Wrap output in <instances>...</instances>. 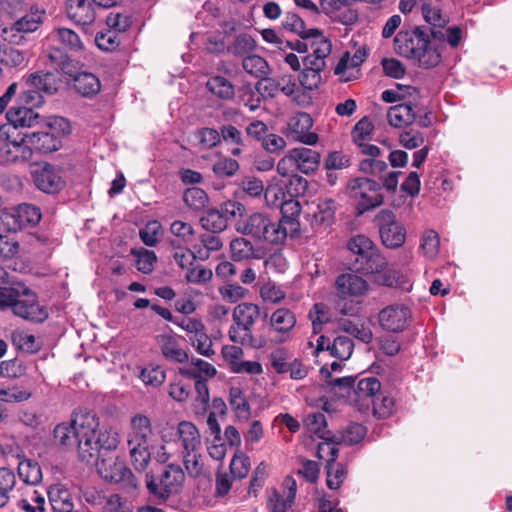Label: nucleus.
<instances>
[{
    "instance_id": "4d7b16f0",
    "label": "nucleus",
    "mask_w": 512,
    "mask_h": 512,
    "mask_svg": "<svg viewBox=\"0 0 512 512\" xmlns=\"http://www.w3.org/2000/svg\"><path fill=\"white\" fill-rule=\"evenodd\" d=\"M12 343L20 350L34 353L40 348L34 335L24 331H14L11 334Z\"/></svg>"
},
{
    "instance_id": "f3484780",
    "label": "nucleus",
    "mask_w": 512,
    "mask_h": 512,
    "mask_svg": "<svg viewBox=\"0 0 512 512\" xmlns=\"http://www.w3.org/2000/svg\"><path fill=\"white\" fill-rule=\"evenodd\" d=\"M381 391V383L376 377H365L358 381L357 385L349 393V400L359 407L360 410L370 408L371 402Z\"/></svg>"
},
{
    "instance_id": "ddd939ff",
    "label": "nucleus",
    "mask_w": 512,
    "mask_h": 512,
    "mask_svg": "<svg viewBox=\"0 0 512 512\" xmlns=\"http://www.w3.org/2000/svg\"><path fill=\"white\" fill-rule=\"evenodd\" d=\"M98 475L109 483L124 482L128 488L137 489L138 487V482L131 470L114 456L101 460V465H98Z\"/></svg>"
},
{
    "instance_id": "4c0bfd02",
    "label": "nucleus",
    "mask_w": 512,
    "mask_h": 512,
    "mask_svg": "<svg viewBox=\"0 0 512 512\" xmlns=\"http://www.w3.org/2000/svg\"><path fill=\"white\" fill-rule=\"evenodd\" d=\"M283 26L297 33L303 40H310L322 33L319 29H306L304 21L294 13H288L283 21Z\"/></svg>"
},
{
    "instance_id": "cd10ccee",
    "label": "nucleus",
    "mask_w": 512,
    "mask_h": 512,
    "mask_svg": "<svg viewBox=\"0 0 512 512\" xmlns=\"http://www.w3.org/2000/svg\"><path fill=\"white\" fill-rule=\"evenodd\" d=\"M230 256L236 262L261 259V249L255 248L252 242L244 237H236L230 242Z\"/></svg>"
},
{
    "instance_id": "69168bd1",
    "label": "nucleus",
    "mask_w": 512,
    "mask_h": 512,
    "mask_svg": "<svg viewBox=\"0 0 512 512\" xmlns=\"http://www.w3.org/2000/svg\"><path fill=\"white\" fill-rule=\"evenodd\" d=\"M170 232L177 238L174 241H178L180 245L181 243H190L195 235V230L191 224L180 220H176L171 224Z\"/></svg>"
},
{
    "instance_id": "bf43d9fd",
    "label": "nucleus",
    "mask_w": 512,
    "mask_h": 512,
    "mask_svg": "<svg viewBox=\"0 0 512 512\" xmlns=\"http://www.w3.org/2000/svg\"><path fill=\"white\" fill-rule=\"evenodd\" d=\"M27 61L26 53L12 47L4 49L0 57V63L9 68L25 67Z\"/></svg>"
},
{
    "instance_id": "de8ad7c7",
    "label": "nucleus",
    "mask_w": 512,
    "mask_h": 512,
    "mask_svg": "<svg viewBox=\"0 0 512 512\" xmlns=\"http://www.w3.org/2000/svg\"><path fill=\"white\" fill-rule=\"evenodd\" d=\"M229 403L239 419L250 417V406L240 388L232 387L229 391Z\"/></svg>"
},
{
    "instance_id": "20e7f679",
    "label": "nucleus",
    "mask_w": 512,
    "mask_h": 512,
    "mask_svg": "<svg viewBox=\"0 0 512 512\" xmlns=\"http://www.w3.org/2000/svg\"><path fill=\"white\" fill-rule=\"evenodd\" d=\"M261 318V308L252 302H241L232 310V324L228 329L231 342L252 348L260 347L258 339L253 334L256 323Z\"/></svg>"
},
{
    "instance_id": "7ed1b4c3",
    "label": "nucleus",
    "mask_w": 512,
    "mask_h": 512,
    "mask_svg": "<svg viewBox=\"0 0 512 512\" xmlns=\"http://www.w3.org/2000/svg\"><path fill=\"white\" fill-rule=\"evenodd\" d=\"M0 310H10L15 316L32 322H42L48 317L36 293L22 283L0 287Z\"/></svg>"
},
{
    "instance_id": "58836bf2",
    "label": "nucleus",
    "mask_w": 512,
    "mask_h": 512,
    "mask_svg": "<svg viewBox=\"0 0 512 512\" xmlns=\"http://www.w3.org/2000/svg\"><path fill=\"white\" fill-rule=\"evenodd\" d=\"M353 349V340L348 336H337L332 342L327 344V351L330 352V355L340 361L349 359Z\"/></svg>"
},
{
    "instance_id": "f257e3e1",
    "label": "nucleus",
    "mask_w": 512,
    "mask_h": 512,
    "mask_svg": "<svg viewBox=\"0 0 512 512\" xmlns=\"http://www.w3.org/2000/svg\"><path fill=\"white\" fill-rule=\"evenodd\" d=\"M55 442L64 447L72 448L77 440L78 455L88 465L96 464V414L93 412L78 413L70 424H58L53 431Z\"/></svg>"
},
{
    "instance_id": "f8f14e48",
    "label": "nucleus",
    "mask_w": 512,
    "mask_h": 512,
    "mask_svg": "<svg viewBox=\"0 0 512 512\" xmlns=\"http://www.w3.org/2000/svg\"><path fill=\"white\" fill-rule=\"evenodd\" d=\"M31 175L35 186L44 193H57L65 185L61 169L47 162L35 164Z\"/></svg>"
},
{
    "instance_id": "3c124183",
    "label": "nucleus",
    "mask_w": 512,
    "mask_h": 512,
    "mask_svg": "<svg viewBox=\"0 0 512 512\" xmlns=\"http://www.w3.org/2000/svg\"><path fill=\"white\" fill-rule=\"evenodd\" d=\"M326 484L332 490L338 489L347 476V469L341 463L332 462L326 465Z\"/></svg>"
},
{
    "instance_id": "c756f323",
    "label": "nucleus",
    "mask_w": 512,
    "mask_h": 512,
    "mask_svg": "<svg viewBox=\"0 0 512 512\" xmlns=\"http://www.w3.org/2000/svg\"><path fill=\"white\" fill-rule=\"evenodd\" d=\"M53 512H73L74 503L71 493L61 485H53L47 491Z\"/></svg>"
},
{
    "instance_id": "9b49d317",
    "label": "nucleus",
    "mask_w": 512,
    "mask_h": 512,
    "mask_svg": "<svg viewBox=\"0 0 512 512\" xmlns=\"http://www.w3.org/2000/svg\"><path fill=\"white\" fill-rule=\"evenodd\" d=\"M274 228L275 221H273L268 214L260 212L249 215L236 225L238 233L272 245H275Z\"/></svg>"
},
{
    "instance_id": "4be33fe9",
    "label": "nucleus",
    "mask_w": 512,
    "mask_h": 512,
    "mask_svg": "<svg viewBox=\"0 0 512 512\" xmlns=\"http://www.w3.org/2000/svg\"><path fill=\"white\" fill-rule=\"evenodd\" d=\"M96 1L92 0H68L67 1V14L69 18L74 20L76 23L85 27V32L92 31L94 21L96 19V13L92 7V4Z\"/></svg>"
},
{
    "instance_id": "dca6fc26",
    "label": "nucleus",
    "mask_w": 512,
    "mask_h": 512,
    "mask_svg": "<svg viewBox=\"0 0 512 512\" xmlns=\"http://www.w3.org/2000/svg\"><path fill=\"white\" fill-rule=\"evenodd\" d=\"M336 204L332 198L320 200L315 209L308 212L306 219L315 232H326L334 223Z\"/></svg>"
},
{
    "instance_id": "412c9836",
    "label": "nucleus",
    "mask_w": 512,
    "mask_h": 512,
    "mask_svg": "<svg viewBox=\"0 0 512 512\" xmlns=\"http://www.w3.org/2000/svg\"><path fill=\"white\" fill-rule=\"evenodd\" d=\"M366 280L354 273H343L335 280V289L340 298L363 296L368 291Z\"/></svg>"
},
{
    "instance_id": "1a4fd4ad",
    "label": "nucleus",
    "mask_w": 512,
    "mask_h": 512,
    "mask_svg": "<svg viewBox=\"0 0 512 512\" xmlns=\"http://www.w3.org/2000/svg\"><path fill=\"white\" fill-rule=\"evenodd\" d=\"M185 481L182 468L175 464L167 465L157 482L152 475L146 474V487L148 491L159 499H167L181 491Z\"/></svg>"
},
{
    "instance_id": "8fccbe9b",
    "label": "nucleus",
    "mask_w": 512,
    "mask_h": 512,
    "mask_svg": "<svg viewBox=\"0 0 512 512\" xmlns=\"http://www.w3.org/2000/svg\"><path fill=\"white\" fill-rule=\"evenodd\" d=\"M439 248V234L432 229L426 230L422 235L420 244V249L423 255L428 259H434L439 253Z\"/></svg>"
},
{
    "instance_id": "6e6d98bb",
    "label": "nucleus",
    "mask_w": 512,
    "mask_h": 512,
    "mask_svg": "<svg viewBox=\"0 0 512 512\" xmlns=\"http://www.w3.org/2000/svg\"><path fill=\"white\" fill-rule=\"evenodd\" d=\"M239 168L238 161L230 157H221L212 166L214 174L219 178L233 177Z\"/></svg>"
},
{
    "instance_id": "a211bd4d",
    "label": "nucleus",
    "mask_w": 512,
    "mask_h": 512,
    "mask_svg": "<svg viewBox=\"0 0 512 512\" xmlns=\"http://www.w3.org/2000/svg\"><path fill=\"white\" fill-rule=\"evenodd\" d=\"M408 307L400 304L387 306L379 312V323L383 329L398 333L403 331L410 319Z\"/></svg>"
},
{
    "instance_id": "a19ab883",
    "label": "nucleus",
    "mask_w": 512,
    "mask_h": 512,
    "mask_svg": "<svg viewBox=\"0 0 512 512\" xmlns=\"http://www.w3.org/2000/svg\"><path fill=\"white\" fill-rule=\"evenodd\" d=\"M17 483L16 475L9 468H0V508L10 500Z\"/></svg>"
},
{
    "instance_id": "79ce46f5",
    "label": "nucleus",
    "mask_w": 512,
    "mask_h": 512,
    "mask_svg": "<svg viewBox=\"0 0 512 512\" xmlns=\"http://www.w3.org/2000/svg\"><path fill=\"white\" fill-rule=\"evenodd\" d=\"M206 86L211 93L224 100L232 99L235 95L232 83L222 76L211 77Z\"/></svg>"
},
{
    "instance_id": "9d476101",
    "label": "nucleus",
    "mask_w": 512,
    "mask_h": 512,
    "mask_svg": "<svg viewBox=\"0 0 512 512\" xmlns=\"http://www.w3.org/2000/svg\"><path fill=\"white\" fill-rule=\"evenodd\" d=\"M379 229L380 237L384 246L390 249L401 247L406 239V229L400 223L393 211L389 209L380 210L374 218Z\"/></svg>"
},
{
    "instance_id": "c85d7f7f",
    "label": "nucleus",
    "mask_w": 512,
    "mask_h": 512,
    "mask_svg": "<svg viewBox=\"0 0 512 512\" xmlns=\"http://www.w3.org/2000/svg\"><path fill=\"white\" fill-rule=\"evenodd\" d=\"M26 87L38 90L40 93L52 95L58 90L57 80L53 73L37 71L24 77Z\"/></svg>"
},
{
    "instance_id": "0eeeda50",
    "label": "nucleus",
    "mask_w": 512,
    "mask_h": 512,
    "mask_svg": "<svg viewBox=\"0 0 512 512\" xmlns=\"http://www.w3.org/2000/svg\"><path fill=\"white\" fill-rule=\"evenodd\" d=\"M320 153L306 147L290 149L277 164V172L286 177L292 173L310 174L320 165Z\"/></svg>"
},
{
    "instance_id": "6ab92c4d",
    "label": "nucleus",
    "mask_w": 512,
    "mask_h": 512,
    "mask_svg": "<svg viewBox=\"0 0 512 512\" xmlns=\"http://www.w3.org/2000/svg\"><path fill=\"white\" fill-rule=\"evenodd\" d=\"M286 207H290L291 215H283L282 218L275 222V245H282L288 236L294 237L300 231V223L297 216L300 214V204L297 201H290Z\"/></svg>"
},
{
    "instance_id": "338daca9",
    "label": "nucleus",
    "mask_w": 512,
    "mask_h": 512,
    "mask_svg": "<svg viewBox=\"0 0 512 512\" xmlns=\"http://www.w3.org/2000/svg\"><path fill=\"white\" fill-rule=\"evenodd\" d=\"M256 48V42L252 36L247 33L239 34L229 47V50L236 56H243L252 52Z\"/></svg>"
},
{
    "instance_id": "ea45409f",
    "label": "nucleus",
    "mask_w": 512,
    "mask_h": 512,
    "mask_svg": "<svg viewBox=\"0 0 512 512\" xmlns=\"http://www.w3.org/2000/svg\"><path fill=\"white\" fill-rule=\"evenodd\" d=\"M242 67L246 73L259 79L268 75L270 72L268 62L263 57L256 54L244 57Z\"/></svg>"
},
{
    "instance_id": "f704fd0d",
    "label": "nucleus",
    "mask_w": 512,
    "mask_h": 512,
    "mask_svg": "<svg viewBox=\"0 0 512 512\" xmlns=\"http://www.w3.org/2000/svg\"><path fill=\"white\" fill-rule=\"evenodd\" d=\"M44 12L39 11L38 9L30 14H26L16 22H14L10 28H5L3 30L4 33L8 31H15L21 33H30L34 32L38 29L40 23L42 22V16Z\"/></svg>"
},
{
    "instance_id": "2f4dec72",
    "label": "nucleus",
    "mask_w": 512,
    "mask_h": 512,
    "mask_svg": "<svg viewBox=\"0 0 512 512\" xmlns=\"http://www.w3.org/2000/svg\"><path fill=\"white\" fill-rule=\"evenodd\" d=\"M159 344L161 352L167 360L176 363H184L188 361V353L179 346L174 337L168 335L161 336Z\"/></svg>"
},
{
    "instance_id": "5701e85b",
    "label": "nucleus",
    "mask_w": 512,
    "mask_h": 512,
    "mask_svg": "<svg viewBox=\"0 0 512 512\" xmlns=\"http://www.w3.org/2000/svg\"><path fill=\"white\" fill-rule=\"evenodd\" d=\"M7 123L14 126L18 131H24L25 128L41 126L43 119L41 116L27 106H13L6 113Z\"/></svg>"
},
{
    "instance_id": "e2e57ef3",
    "label": "nucleus",
    "mask_w": 512,
    "mask_h": 512,
    "mask_svg": "<svg viewBox=\"0 0 512 512\" xmlns=\"http://www.w3.org/2000/svg\"><path fill=\"white\" fill-rule=\"evenodd\" d=\"M195 138L202 149H211L221 142L219 131L208 127L197 130L195 132Z\"/></svg>"
},
{
    "instance_id": "2eb2a0df",
    "label": "nucleus",
    "mask_w": 512,
    "mask_h": 512,
    "mask_svg": "<svg viewBox=\"0 0 512 512\" xmlns=\"http://www.w3.org/2000/svg\"><path fill=\"white\" fill-rule=\"evenodd\" d=\"M312 53L303 59V69L322 72L326 67L325 59L332 51L331 41L323 33L310 39Z\"/></svg>"
},
{
    "instance_id": "5fc2aeb1",
    "label": "nucleus",
    "mask_w": 512,
    "mask_h": 512,
    "mask_svg": "<svg viewBox=\"0 0 512 512\" xmlns=\"http://www.w3.org/2000/svg\"><path fill=\"white\" fill-rule=\"evenodd\" d=\"M74 88L84 97H92L96 92V76L93 73L81 72L74 78Z\"/></svg>"
},
{
    "instance_id": "0e129e2a",
    "label": "nucleus",
    "mask_w": 512,
    "mask_h": 512,
    "mask_svg": "<svg viewBox=\"0 0 512 512\" xmlns=\"http://www.w3.org/2000/svg\"><path fill=\"white\" fill-rule=\"evenodd\" d=\"M130 448V456L136 470H144L150 461L149 445H128Z\"/></svg>"
},
{
    "instance_id": "6e6552de",
    "label": "nucleus",
    "mask_w": 512,
    "mask_h": 512,
    "mask_svg": "<svg viewBox=\"0 0 512 512\" xmlns=\"http://www.w3.org/2000/svg\"><path fill=\"white\" fill-rule=\"evenodd\" d=\"M347 193L350 198L357 201V209L360 213L380 206L383 203L380 184L366 177L350 180L347 185Z\"/></svg>"
},
{
    "instance_id": "774afa93",
    "label": "nucleus",
    "mask_w": 512,
    "mask_h": 512,
    "mask_svg": "<svg viewBox=\"0 0 512 512\" xmlns=\"http://www.w3.org/2000/svg\"><path fill=\"white\" fill-rule=\"evenodd\" d=\"M212 277V270L202 265H192L186 270L185 273L186 281L191 284H205L209 282L212 279Z\"/></svg>"
},
{
    "instance_id": "e433bc0d",
    "label": "nucleus",
    "mask_w": 512,
    "mask_h": 512,
    "mask_svg": "<svg viewBox=\"0 0 512 512\" xmlns=\"http://www.w3.org/2000/svg\"><path fill=\"white\" fill-rule=\"evenodd\" d=\"M265 202L269 207L278 208L281 207L282 212L286 213L290 207H286L287 203L292 201L291 199L285 200L286 192L285 189L277 184L271 183L264 189Z\"/></svg>"
},
{
    "instance_id": "4468645a",
    "label": "nucleus",
    "mask_w": 512,
    "mask_h": 512,
    "mask_svg": "<svg viewBox=\"0 0 512 512\" xmlns=\"http://www.w3.org/2000/svg\"><path fill=\"white\" fill-rule=\"evenodd\" d=\"M313 120L308 113L298 112L291 116L287 123L288 136L306 145H315L318 135L311 132Z\"/></svg>"
},
{
    "instance_id": "052dcab7",
    "label": "nucleus",
    "mask_w": 512,
    "mask_h": 512,
    "mask_svg": "<svg viewBox=\"0 0 512 512\" xmlns=\"http://www.w3.org/2000/svg\"><path fill=\"white\" fill-rule=\"evenodd\" d=\"M15 213L20 224L35 225L41 219L40 209L32 204L23 203L18 205Z\"/></svg>"
},
{
    "instance_id": "aec40b11",
    "label": "nucleus",
    "mask_w": 512,
    "mask_h": 512,
    "mask_svg": "<svg viewBox=\"0 0 512 512\" xmlns=\"http://www.w3.org/2000/svg\"><path fill=\"white\" fill-rule=\"evenodd\" d=\"M422 15L427 24L425 28L429 36H431L435 42L436 40H444V29L449 23L448 15L444 14L439 7L430 4H424L422 6Z\"/></svg>"
},
{
    "instance_id": "864d4df0",
    "label": "nucleus",
    "mask_w": 512,
    "mask_h": 512,
    "mask_svg": "<svg viewBox=\"0 0 512 512\" xmlns=\"http://www.w3.org/2000/svg\"><path fill=\"white\" fill-rule=\"evenodd\" d=\"M183 201L189 208L198 211L208 203V195L199 187H191L184 191Z\"/></svg>"
},
{
    "instance_id": "09e8293b",
    "label": "nucleus",
    "mask_w": 512,
    "mask_h": 512,
    "mask_svg": "<svg viewBox=\"0 0 512 512\" xmlns=\"http://www.w3.org/2000/svg\"><path fill=\"white\" fill-rule=\"evenodd\" d=\"M50 134L62 141V138L71 132V126L67 119L60 116H52L47 121H42L41 126Z\"/></svg>"
},
{
    "instance_id": "72a5a7b5",
    "label": "nucleus",
    "mask_w": 512,
    "mask_h": 512,
    "mask_svg": "<svg viewBox=\"0 0 512 512\" xmlns=\"http://www.w3.org/2000/svg\"><path fill=\"white\" fill-rule=\"evenodd\" d=\"M17 470L20 479L28 485H37L42 481V469L35 460L24 458L18 463Z\"/></svg>"
},
{
    "instance_id": "13d9d810",
    "label": "nucleus",
    "mask_w": 512,
    "mask_h": 512,
    "mask_svg": "<svg viewBox=\"0 0 512 512\" xmlns=\"http://www.w3.org/2000/svg\"><path fill=\"white\" fill-rule=\"evenodd\" d=\"M288 182L285 184L286 195L292 198L304 196L308 190V181L297 173L288 175Z\"/></svg>"
},
{
    "instance_id": "c03bdc74",
    "label": "nucleus",
    "mask_w": 512,
    "mask_h": 512,
    "mask_svg": "<svg viewBox=\"0 0 512 512\" xmlns=\"http://www.w3.org/2000/svg\"><path fill=\"white\" fill-rule=\"evenodd\" d=\"M100 504L102 512H133L134 509L131 501L118 494L104 496Z\"/></svg>"
},
{
    "instance_id": "7c9ffc66",
    "label": "nucleus",
    "mask_w": 512,
    "mask_h": 512,
    "mask_svg": "<svg viewBox=\"0 0 512 512\" xmlns=\"http://www.w3.org/2000/svg\"><path fill=\"white\" fill-rule=\"evenodd\" d=\"M178 435L183 449L182 452H195V450H200V434L197 427L192 422H180L178 425Z\"/></svg>"
},
{
    "instance_id": "37998d69",
    "label": "nucleus",
    "mask_w": 512,
    "mask_h": 512,
    "mask_svg": "<svg viewBox=\"0 0 512 512\" xmlns=\"http://www.w3.org/2000/svg\"><path fill=\"white\" fill-rule=\"evenodd\" d=\"M48 58L55 66L60 68L64 74L72 77L73 79L79 74L73 62L60 48H51L48 53Z\"/></svg>"
},
{
    "instance_id": "49530a36",
    "label": "nucleus",
    "mask_w": 512,
    "mask_h": 512,
    "mask_svg": "<svg viewBox=\"0 0 512 512\" xmlns=\"http://www.w3.org/2000/svg\"><path fill=\"white\" fill-rule=\"evenodd\" d=\"M394 406V399L386 395L382 390L378 393L370 405L373 415L379 419L389 417L394 411Z\"/></svg>"
},
{
    "instance_id": "a18cd8bd",
    "label": "nucleus",
    "mask_w": 512,
    "mask_h": 512,
    "mask_svg": "<svg viewBox=\"0 0 512 512\" xmlns=\"http://www.w3.org/2000/svg\"><path fill=\"white\" fill-rule=\"evenodd\" d=\"M201 226L212 233H220L227 228V222L225 220V216L220 214L217 209L208 210L201 218H200Z\"/></svg>"
},
{
    "instance_id": "bb28decb",
    "label": "nucleus",
    "mask_w": 512,
    "mask_h": 512,
    "mask_svg": "<svg viewBox=\"0 0 512 512\" xmlns=\"http://www.w3.org/2000/svg\"><path fill=\"white\" fill-rule=\"evenodd\" d=\"M27 140L31 152L36 150L40 153H51L57 151L62 146V141L50 134L46 129L27 132Z\"/></svg>"
},
{
    "instance_id": "393cba45",
    "label": "nucleus",
    "mask_w": 512,
    "mask_h": 512,
    "mask_svg": "<svg viewBox=\"0 0 512 512\" xmlns=\"http://www.w3.org/2000/svg\"><path fill=\"white\" fill-rule=\"evenodd\" d=\"M152 435V426L150 419L143 415H135L130 422V432L127 436L128 445H144L148 444V440Z\"/></svg>"
},
{
    "instance_id": "a878e982",
    "label": "nucleus",
    "mask_w": 512,
    "mask_h": 512,
    "mask_svg": "<svg viewBox=\"0 0 512 512\" xmlns=\"http://www.w3.org/2000/svg\"><path fill=\"white\" fill-rule=\"evenodd\" d=\"M419 113V109L411 102L397 104L389 108L387 118L390 125L400 128L412 124Z\"/></svg>"
},
{
    "instance_id": "603ef678",
    "label": "nucleus",
    "mask_w": 512,
    "mask_h": 512,
    "mask_svg": "<svg viewBox=\"0 0 512 512\" xmlns=\"http://www.w3.org/2000/svg\"><path fill=\"white\" fill-rule=\"evenodd\" d=\"M163 234L162 225L157 220H152L140 229L139 236L142 242L149 247H154Z\"/></svg>"
},
{
    "instance_id": "b1692460",
    "label": "nucleus",
    "mask_w": 512,
    "mask_h": 512,
    "mask_svg": "<svg viewBox=\"0 0 512 512\" xmlns=\"http://www.w3.org/2000/svg\"><path fill=\"white\" fill-rule=\"evenodd\" d=\"M269 325L271 330L280 336V341L284 342L296 325L295 313L285 307L277 308L270 315Z\"/></svg>"
},
{
    "instance_id": "680f3d73",
    "label": "nucleus",
    "mask_w": 512,
    "mask_h": 512,
    "mask_svg": "<svg viewBox=\"0 0 512 512\" xmlns=\"http://www.w3.org/2000/svg\"><path fill=\"white\" fill-rule=\"evenodd\" d=\"M367 433L365 426L359 423H350L341 433V442L354 445L361 442Z\"/></svg>"
},
{
    "instance_id": "473e14b6",
    "label": "nucleus",
    "mask_w": 512,
    "mask_h": 512,
    "mask_svg": "<svg viewBox=\"0 0 512 512\" xmlns=\"http://www.w3.org/2000/svg\"><path fill=\"white\" fill-rule=\"evenodd\" d=\"M180 373L194 380L212 378L216 375V368L205 360L199 358H192L189 366L180 368Z\"/></svg>"
},
{
    "instance_id": "c9c22d12",
    "label": "nucleus",
    "mask_w": 512,
    "mask_h": 512,
    "mask_svg": "<svg viewBox=\"0 0 512 512\" xmlns=\"http://www.w3.org/2000/svg\"><path fill=\"white\" fill-rule=\"evenodd\" d=\"M49 39L53 42H58L65 48L78 51L82 49V42L73 30L68 28L59 27L49 34Z\"/></svg>"
},
{
    "instance_id": "423d86ee",
    "label": "nucleus",
    "mask_w": 512,
    "mask_h": 512,
    "mask_svg": "<svg viewBox=\"0 0 512 512\" xmlns=\"http://www.w3.org/2000/svg\"><path fill=\"white\" fill-rule=\"evenodd\" d=\"M33 156L26 131L10 124L0 125V164L4 166L28 162Z\"/></svg>"
},
{
    "instance_id": "f03ea898",
    "label": "nucleus",
    "mask_w": 512,
    "mask_h": 512,
    "mask_svg": "<svg viewBox=\"0 0 512 512\" xmlns=\"http://www.w3.org/2000/svg\"><path fill=\"white\" fill-rule=\"evenodd\" d=\"M394 50L402 57L417 61L425 69L436 67L441 61L440 47L430 40L425 26L399 31L394 38Z\"/></svg>"
},
{
    "instance_id": "39448f33",
    "label": "nucleus",
    "mask_w": 512,
    "mask_h": 512,
    "mask_svg": "<svg viewBox=\"0 0 512 512\" xmlns=\"http://www.w3.org/2000/svg\"><path fill=\"white\" fill-rule=\"evenodd\" d=\"M347 248L352 254L351 266L356 272L363 274L381 273L387 266L386 258L381 254L373 241L365 235L352 237Z\"/></svg>"
}]
</instances>
